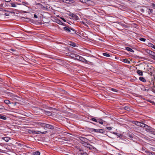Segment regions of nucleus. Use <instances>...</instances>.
<instances>
[{
  "instance_id": "1",
  "label": "nucleus",
  "mask_w": 155,
  "mask_h": 155,
  "mask_svg": "<svg viewBox=\"0 0 155 155\" xmlns=\"http://www.w3.org/2000/svg\"><path fill=\"white\" fill-rule=\"evenodd\" d=\"M144 128L145 130L147 132L153 134V131L152 128L147 125L144 124L143 127Z\"/></svg>"
},
{
  "instance_id": "2",
  "label": "nucleus",
  "mask_w": 155,
  "mask_h": 155,
  "mask_svg": "<svg viewBox=\"0 0 155 155\" xmlns=\"http://www.w3.org/2000/svg\"><path fill=\"white\" fill-rule=\"evenodd\" d=\"M63 29L64 30L68 32H70L71 34L76 33L75 31L73 29L71 28H68L65 27H64Z\"/></svg>"
},
{
  "instance_id": "3",
  "label": "nucleus",
  "mask_w": 155,
  "mask_h": 155,
  "mask_svg": "<svg viewBox=\"0 0 155 155\" xmlns=\"http://www.w3.org/2000/svg\"><path fill=\"white\" fill-rule=\"evenodd\" d=\"M133 123L138 126L143 127L144 124L141 123L137 121H134Z\"/></svg>"
},
{
  "instance_id": "4",
  "label": "nucleus",
  "mask_w": 155,
  "mask_h": 155,
  "mask_svg": "<svg viewBox=\"0 0 155 155\" xmlns=\"http://www.w3.org/2000/svg\"><path fill=\"white\" fill-rule=\"evenodd\" d=\"M80 139L81 141V143L85 142H87L88 141V140L87 139L82 137H80Z\"/></svg>"
},
{
  "instance_id": "5",
  "label": "nucleus",
  "mask_w": 155,
  "mask_h": 155,
  "mask_svg": "<svg viewBox=\"0 0 155 155\" xmlns=\"http://www.w3.org/2000/svg\"><path fill=\"white\" fill-rule=\"evenodd\" d=\"M78 58L79 59V61H81L84 63L88 64V61L82 57H79Z\"/></svg>"
},
{
  "instance_id": "6",
  "label": "nucleus",
  "mask_w": 155,
  "mask_h": 155,
  "mask_svg": "<svg viewBox=\"0 0 155 155\" xmlns=\"http://www.w3.org/2000/svg\"><path fill=\"white\" fill-rule=\"evenodd\" d=\"M62 1L64 3L68 4L74 3L75 1L73 0H62Z\"/></svg>"
},
{
  "instance_id": "7",
  "label": "nucleus",
  "mask_w": 155,
  "mask_h": 155,
  "mask_svg": "<svg viewBox=\"0 0 155 155\" xmlns=\"http://www.w3.org/2000/svg\"><path fill=\"white\" fill-rule=\"evenodd\" d=\"M86 5L89 6H93L94 5V3L93 1L87 0Z\"/></svg>"
},
{
  "instance_id": "8",
  "label": "nucleus",
  "mask_w": 155,
  "mask_h": 155,
  "mask_svg": "<svg viewBox=\"0 0 155 155\" xmlns=\"http://www.w3.org/2000/svg\"><path fill=\"white\" fill-rule=\"evenodd\" d=\"M36 125L38 126H40L41 127H45V124L41 122H37L36 123Z\"/></svg>"
},
{
  "instance_id": "9",
  "label": "nucleus",
  "mask_w": 155,
  "mask_h": 155,
  "mask_svg": "<svg viewBox=\"0 0 155 155\" xmlns=\"http://www.w3.org/2000/svg\"><path fill=\"white\" fill-rule=\"evenodd\" d=\"M48 128L51 129H53L54 128V127L52 125L46 124H45V125L44 128Z\"/></svg>"
},
{
  "instance_id": "10",
  "label": "nucleus",
  "mask_w": 155,
  "mask_h": 155,
  "mask_svg": "<svg viewBox=\"0 0 155 155\" xmlns=\"http://www.w3.org/2000/svg\"><path fill=\"white\" fill-rule=\"evenodd\" d=\"M140 87L141 89L143 91H148V90L147 88V87H145L143 85H141L140 86Z\"/></svg>"
},
{
  "instance_id": "11",
  "label": "nucleus",
  "mask_w": 155,
  "mask_h": 155,
  "mask_svg": "<svg viewBox=\"0 0 155 155\" xmlns=\"http://www.w3.org/2000/svg\"><path fill=\"white\" fill-rule=\"evenodd\" d=\"M137 73L139 75L142 76L143 75V72L141 70H137Z\"/></svg>"
},
{
  "instance_id": "12",
  "label": "nucleus",
  "mask_w": 155,
  "mask_h": 155,
  "mask_svg": "<svg viewBox=\"0 0 155 155\" xmlns=\"http://www.w3.org/2000/svg\"><path fill=\"white\" fill-rule=\"evenodd\" d=\"M139 79L140 80L144 82H146V80L145 78L143 77H140L139 78Z\"/></svg>"
},
{
  "instance_id": "13",
  "label": "nucleus",
  "mask_w": 155,
  "mask_h": 155,
  "mask_svg": "<svg viewBox=\"0 0 155 155\" xmlns=\"http://www.w3.org/2000/svg\"><path fill=\"white\" fill-rule=\"evenodd\" d=\"M149 47H150L151 48H153L154 49H155V45L153 44L152 43H148V45Z\"/></svg>"
},
{
  "instance_id": "14",
  "label": "nucleus",
  "mask_w": 155,
  "mask_h": 155,
  "mask_svg": "<svg viewBox=\"0 0 155 155\" xmlns=\"http://www.w3.org/2000/svg\"><path fill=\"white\" fill-rule=\"evenodd\" d=\"M126 49L128 51L131 52H134V51L130 48L128 47H126Z\"/></svg>"
},
{
  "instance_id": "15",
  "label": "nucleus",
  "mask_w": 155,
  "mask_h": 155,
  "mask_svg": "<svg viewBox=\"0 0 155 155\" xmlns=\"http://www.w3.org/2000/svg\"><path fill=\"white\" fill-rule=\"evenodd\" d=\"M45 113L48 116H51L52 115V113L51 112L48 111H45Z\"/></svg>"
},
{
  "instance_id": "16",
  "label": "nucleus",
  "mask_w": 155,
  "mask_h": 155,
  "mask_svg": "<svg viewBox=\"0 0 155 155\" xmlns=\"http://www.w3.org/2000/svg\"><path fill=\"white\" fill-rule=\"evenodd\" d=\"M122 61L125 63L127 64H130V62L128 60L126 59H122Z\"/></svg>"
},
{
  "instance_id": "17",
  "label": "nucleus",
  "mask_w": 155,
  "mask_h": 155,
  "mask_svg": "<svg viewBox=\"0 0 155 155\" xmlns=\"http://www.w3.org/2000/svg\"><path fill=\"white\" fill-rule=\"evenodd\" d=\"M0 119L5 120L7 119L5 115H0Z\"/></svg>"
},
{
  "instance_id": "18",
  "label": "nucleus",
  "mask_w": 155,
  "mask_h": 155,
  "mask_svg": "<svg viewBox=\"0 0 155 155\" xmlns=\"http://www.w3.org/2000/svg\"><path fill=\"white\" fill-rule=\"evenodd\" d=\"M3 139L6 142H8V141L10 139V138L8 137H4L3 138Z\"/></svg>"
},
{
  "instance_id": "19",
  "label": "nucleus",
  "mask_w": 155,
  "mask_h": 155,
  "mask_svg": "<svg viewBox=\"0 0 155 155\" xmlns=\"http://www.w3.org/2000/svg\"><path fill=\"white\" fill-rule=\"evenodd\" d=\"M11 6L13 7H16L17 6L16 5L18 4L17 3H11Z\"/></svg>"
},
{
  "instance_id": "20",
  "label": "nucleus",
  "mask_w": 155,
  "mask_h": 155,
  "mask_svg": "<svg viewBox=\"0 0 155 155\" xmlns=\"http://www.w3.org/2000/svg\"><path fill=\"white\" fill-rule=\"evenodd\" d=\"M34 155H40V153L39 151H36L33 153Z\"/></svg>"
},
{
  "instance_id": "21",
  "label": "nucleus",
  "mask_w": 155,
  "mask_h": 155,
  "mask_svg": "<svg viewBox=\"0 0 155 155\" xmlns=\"http://www.w3.org/2000/svg\"><path fill=\"white\" fill-rule=\"evenodd\" d=\"M99 129H92V131L97 133H99Z\"/></svg>"
},
{
  "instance_id": "22",
  "label": "nucleus",
  "mask_w": 155,
  "mask_h": 155,
  "mask_svg": "<svg viewBox=\"0 0 155 155\" xmlns=\"http://www.w3.org/2000/svg\"><path fill=\"white\" fill-rule=\"evenodd\" d=\"M99 133H101L103 134H104L105 133V131L102 129H99Z\"/></svg>"
},
{
  "instance_id": "23",
  "label": "nucleus",
  "mask_w": 155,
  "mask_h": 155,
  "mask_svg": "<svg viewBox=\"0 0 155 155\" xmlns=\"http://www.w3.org/2000/svg\"><path fill=\"white\" fill-rule=\"evenodd\" d=\"M4 103L7 104H8L11 103L10 101L7 100H5L4 101Z\"/></svg>"
},
{
  "instance_id": "24",
  "label": "nucleus",
  "mask_w": 155,
  "mask_h": 155,
  "mask_svg": "<svg viewBox=\"0 0 155 155\" xmlns=\"http://www.w3.org/2000/svg\"><path fill=\"white\" fill-rule=\"evenodd\" d=\"M147 154L148 155H155V153L153 152H150L149 151L147 152Z\"/></svg>"
},
{
  "instance_id": "25",
  "label": "nucleus",
  "mask_w": 155,
  "mask_h": 155,
  "mask_svg": "<svg viewBox=\"0 0 155 155\" xmlns=\"http://www.w3.org/2000/svg\"><path fill=\"white\" fill-rule=\"evenodd\" d=\"M103 56H106L107 57H110V55L109 54L107 53H103Z\"/></svg>"
},
{
  "instance_id": "26",
  "label": "nucleus",
  "mask_w": 155,
  "mask_h": 155,
  "mask_svg": "<svg viewBox=\"0 0 155 155\" xmlns=\"http://www.w3.org/2000/svg\"><path fill=\"white\" fill-rule=\"evenodd\" d=\"M152 51H151L149 50H148V49H147L146 50V52L148 53V54H150H150H151V52H152Z\"/></svg>"
},
{
  "instance_id": "27",
  "label": "nucleus",
  "mask_w": 155,
  "mask_h": 155,
  "mask_svg": "<svg viewBox=\"0 0 155 155\" xmlns=\"http://www.w3.org/2000/svg\"><path fill=\"white\" fill-rule=\"evenodd\" d=\"M82 144H83L85 146H86L87 147H88V146L90 145V144L87 143V142H85V143H82Z\"/></svg>"
},
{
  "instance_id": "28",
  "label": "nucleus",
  "mask_w": 155,
  "mask_h": 155,
  "mask_svg": "<svg viewBox=\"0 0 155 155\" xmlns=\"http://www.w3.org/2000/svg\"><path fill=\"white\" fill-rule=\"evenodd\" d=\"M80 1L83 3H85L86 4L87 3V0H79Z\"/></svg>"
},
{
  "instance_id": "29",
  "label": "nucleus",
  "mask_w": 155,
  "mask_h": 155,
  "mask_svg": "<svg viewBox=\"0 0 155 155\" xmlns=\"http://www.w3.org/2000/svg\"><path fill=\"white\" fill-rule=\"evenodd\" d=\"M109 90H110L112 91H114V92H117V90H116V89H115L114 88H110L109 89Z\"/></svg>"
},
{
  "instance_id": "30",
  "label": "nucleus",
  "mask_w": 155,
  "mask_h": 155,
  "mask_svg": "<svg viewBox=\"0 0 155 155\" xmlns=\"http://www.w3.org/2000/svg\"><path fill=\"white\" fill-rule=\"evenodd\" d=\"M139 40H140L141 41H143V42H145L146 40V39H145V38H139Z\"/></svg>"
},
{
  "instance_id": "31",
  "label": "nucleus",
  "mask_w": 155,
  "mask_h": 155,
  "mask_svg": "<svg viewBox=\"0 0 155 155\" xmlns=\"http://www.w3.org/2000/svg\"><path fill=\"white\" fill-rule=\"evenodd\" d=\"M22 3L23 5L25 6H26L29 5L28 3L26 2H22Z\"/></svg>"
},
{
  "instance_id": "32",
  "label": "nucleus",
  "mask_w": 155,
  "mask_h": 155,
  "mask_svg": "<svg viewBox=\"0 0 155 155\" xmlns=\"http://www.w3.org/2000/svg\"><path fill=\"white\" fill-rule=\"evenodd\" d=\"M80 154L81 155H88L87 153L86 152H81Z\"/></svg>"
},
{
  "instance_id": "33",
  "label": "nucleus",
  "mask_w": 155,
  "mask_h": 155,
  "mask_svg": "<svg viewBox=\"0 0 155 155\" xmlns=\"http://www.w3.org/2000/svg\"><path fill=\"white\" fill-rule=\"evenodd\" d=\"M121 25L124 28H127L128 27V26L125 24H121Z\"/></svg>"
},
{
  "instance_id": "34",
  "label": "nucleus",
  "mask_w": 155,
  "mask_h": 155,
  "mask_svg": "<svg viewBox=\"0 0 155 155\" xmlns=\"http://www.w3.org/2000/svg\"><path fill=\"white\" fill-rule=\"evenodd\" d=\"M38 132L40 133L41 134H45L47 133V131H45L42 132L41 131H38Z\"/></svg>"
},
{
  "instance_id": "35",
  "label": "nucleus",
  "mask_w": 155,
  "mask_h": 155,
  "mask_svg": "<svg viewBox=\"0 0 155 155\" xmlns=\"http://www.w3.org/2000/svg\"><path fill=\"white\" fill-rule=\"evenodd\" d=\"M150 57H153V55H155V52H153V51H152V52H151V54H150Z\"/></svg>"
},
{
  "instance_id": "36",
  "label": "nucleus",
  "mask_w": 155,
  "mask_h": 155,
  "mask_svg": "<svg viewBox=\"0 0 155 155\" xmlns=\"http://www.w3.org/2000/svg\"><path fill=\"white\" fill-rule=\"evenodd\" d=\"M91 120L93 121H94L95 122H98V121L95 118H92L91 119Z\"/></svg>"
},
{
  "instance_id": "37",
  "label": "nucleus",
  "mask_w": 155,
  "mask_h": 155,
  "mask_svg": "<svg viewBox=\"0 0 155 155\" xmlns=\"http://www.w3.org/2000/svg\"><path fill=\"white\" fill-rule=\"evenodd\" d=\"M98 123H99L101 124H103V122L102 120H101L98 121Z\"/></svg>"
},
{
  "instance_id": "38",
  "label": "nucleus",
  "mask_w": 155,
  "mask_h": 155,
  "mask_svg": "<svg viewBox=\"0 0 155 155\" xmlns=\"http://www.w3.org/2000/svg\"><path fill=\"white\" fill-rule=\"evenodd\" d=\"M75 56L76 59L78 60H79V59L78 58H79V57H81V56H80L78 55H75Z\"/></svg>"
},
{
  "instance_id": "39",
  "label": "nucleus",
  "mask_w": 155,
  "mask_h": 155,
  "mask_svg": "<svg viewBox=\"0 0 155 155\" xmlns=\"http://www.w3.org/2000/svg\"><path fill=\"white\" fill-rule=\"evenodd\" d=\"M106 128L109 130H110L112 129V127H106Z\"/></svg>"
},
{
  "instance_id": "40",
  "label": "nucleus",
  "mask_w": 155,
  "mask_h": 155,
  "mask_svg": "<svg viewBox=\"0 0 155 155\" xmlns=\"http://www.w3.org/2000/svg\"><path fill=\"white\" fill-rule=\"evenodd\" d=\"M133 138V137L131 135H129L128 136V138H129V139H132Z\"/></svg>"
},
{
  "instance_id": "41",
  "label": "nucleus",
  "mask_w": 155,
  "mask_h": 155,
  "mask_svg": "<svg viewBox=\"0 0 155 155\" xmlns=\"http://www.w3.org/2000/svg\"><path fill=\"white\" fill-rule=\"evenodd\" d=\"M82 24L84 25L85 26H86V27H88V25H87V24L85 23L83 21L82 22Z\"/></svg>"
},
{
  "instance_id": "42",
  "label": "nucleus",
  "mask_w": 155,
  "mask_h": 155,
  "mask_svg": "<svg viewBox=\"0 0 155 155\" xmlns=\"http://www.w3.org/2000/svg\"><path fill=\"white\" fill-rule=\"evenodd\" d=\"M57 21V23L60 24H61V23H62V22H61L60 20H58Z\"/></svg>"
},
{
  "instance_id": "43",
  "label": "nucleus",
  "mask_w": 155,
  "mask_h": 155,
  "mask_svg": "<svg viewBox=\"0 0 155 155\" xmlns=\"http://www.w3.org/2000/svg\"><path fill=\"white\" fill-rule=\"evenodd\" d=\"M62 140L65 141H68V139L67 138L65 137L63 138Z\"/></svg>"
},
{
  "instance_id": "44",
  "label": "nucleus",
  "mask_w": 155,
  "mask_h": 155,
  "mask_svg": "<svg viewBox=\"0 0 155 155\" xmlns=\"http://www.w3.org/2000/svg\"><path fill=\"white\" fill-rule=\"evenodd\" d=\"M153 55V57H151V58L155 60V55Z\"/></svg>"
},
{
  "instance_id": "45",
  "label": "nucleus",
  "mask_w": 155,
  "mask_h": 155,
  "mask_svg": "<svg viewBox=\"0 0 155 155\" xmlns=\"http://www.w3.org/2000/svg\"><path fill=\"white\" fill-rule=\"evenodd\" d=\"M71 45L72 46L75 47V44L74 43H73L72 44H71Z\"/></svg>"
},
{
  "instance_id": "46",
  "label": "nucleus",
  "mask_w": 155,
  "mask_h": 155,
  "mask_svg": "<svg viewBox=\"0 0 155 155\" xmlns=\"http://www.w3.org/2000/svg\"><path fill=\"white\" fill-rule=\"evenodd\" d=\"M70 16L72 17H74L75 16V15L74 14H72L70 15Z\"/></svg>"
},
{
  "instance_id": "47",
  "label": "nucleus",
  "mask_w": 155,
  "mask_h": 155,
  "mask_svg": "<svg viewBox=\"0 0 155 155\" xmlns=\"http://www.w3.org/2000/svg\"><path fill=\"white\" fill-rule=\"evenodd\" d=\"M153 84L152 85V84L151 83H150L149 85V86H150V87H152V85H153Z\"/></svg>"
},
{
  "instance_id": "48",
  "label": "nucleus",
  "mask_w": 155,
  "mask_h": 155,
  "mask_svg": "<svg viewBox=\"0 0 155 155\" xmlns=\"http://www.w3.org/2000/svg\"><path fill=\"white\" fill-rule=\"evenodd\" d=\"M152 6L153 7V8L155 9V4L153 3L152 4Z\"/></svg>"
},
{
  "instance_id": "49",
  "label": "nucleus",
  "mask_w": 155,
  "mask_h": 155,
  "mask_svg": "<svg viewBox=\"0 0 155 155\" xmlns=\"http://www.w3.org/2000/svg\"><path fill=\"white\" fill-rule=\"evenodd\" d=\"M34 17L35 18H38L37 16L36 15H35V14H34Z\"/></svg>"
},
{
  "instance_id": "50",
  "label": "nucleus",
  "mask_w": 155,
  "mask_h": 155,
  "mask_svg": "<svg viewBox=\"0 0 155 155\" xmlns=\"http://www.w3.org/2000/svg\"><path fill=\"white\" fill-rule=\"evenodd\" d=\"M11 1V0H5V2H9Z\"/></svg>"
},
{
  "instance_id": "51",
  "label": "nucleus",
  "mask_w": 155,
  "mask_h": 155,
  "mask_svg": "<svg viewBox=\"0 0 155 155\" xmlns=\"http://www.w3.org/2000/svg\"><path fill=\"white\" fill-rule=\"evenodd\" d=\"M10 50H11V51H15V49H10Z\"/></svg>"
},
{
  "instance_id": "52",
  "label": "nucleus",
  "mask_w": 155,
  "mask_h": 155,
  "mask_svg": "<svg viewBox=\"0 0 155 155\" xmlns=\"http://www.w3.org/2000/svg\"><path fill=\"white\" fill-rule=\"evenodd\" d=\"M4 4L2 3L1 4H0V6L1 7H2L3 6Z\"/></svg>"
},
{
  "instance_id": "53",
  "label": "nucleus",
  "mask_w": 155,
  "mask_h": 155,
  "mask_svg": "<svg viewBox=\"0 0 155 155\" xmlns=\"http://www.w3.org/2000/svg\"><path fill=\"white\" fill-rule=\"evenodd\" d=\"M79 150L80 151H81H81H83V150H81V149H79Z\"/></svg>"
},
{
  "instance_id": "54",
  "label": "nucleus",
  "mask_w": 155,
  "mask_h": 155,
  "mask_svg": "<svg viewBox=\"0 0 155 155\" xmlns=\"http://www.w3.org/2000/svg\"><path fill=\"white\" fill-rule=\"evenodd\" d=\"M148 101H149L150 103H152V101H151V100H149Z\"/></svg>"
},
{
  "instance_id": "55",
  "label": "nucleus",
  "mask_w": 155,
  "mask_h": 155,
  "mask_svg": "<svg viewBox=\"0 0 155 155\" xmlns=\"http://www.w3.org/2000/svg\"><path fill=\"white\" fill-rule=\"evenodd\" d=\"M62 19L65 22L66 21V20L64 18H62Z\"/></svg>"
},
{
  "instance_id": "56",
  "label": "nucleus",
  "mask_w": 155,
  "mask_h": 155,
  "mask_svg": "<svg viewBox=\"0 0 155 155\" xmlns=\"http://www.w3.org/2000/svg\"><path fill=\"white\" fill-rule=\"evenodd\" d=\"M124 108H125V110H127V109L128 108V107H125Z\"/></svg>"
},
{
  "instance_id": "57",
  "label": "nucleus",
  "mask_w": 155,
  "mask_h": 155,
  "mask_svg": "<svg viewBox=\"0 0 155 155\" xmlns=\"http://www.w3.org/2000/svg\"><path fill=\"white\" fill-rule=\"evenodd\" d=\"M113 134H117V133H116L115 132H114Z\"/></svg>"
},
{
  "instance_id": "58",
  "label": "nucleus",
  "mask_w": 155,
  "mask_h": 155,
  "mask_svg": "<svg viewBox=\"0 0 155 155\" xmlns=\"http://www.w3.org/2000/svg\"><path fill=\"white\" fill-rule=\"evenodd\" d=\"M89 8H85V9H89Z\"/></svg>"
},
{
  "instance_id": "59",
  "label": "nucleus",
  "mask_w": 155,
  "mask_h": 155,
  "mask_svg": "<svg viewBox=\"0 0 155 155\" xmlns=\"http://www.w3.org/2000/svg\"><path fill=\"white\" fill-rule=\"evenodd\" d=\"M2 8H0V11H2Z\"/></svg>"
}]
</instances>
